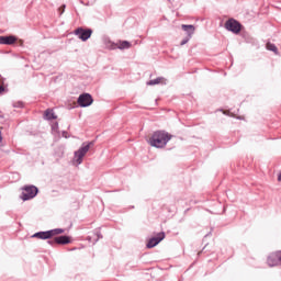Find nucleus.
<instances>
[{"mask_svg": "<svg viewBox=\"0 0 281 281\" xmlns=\"http://www.w3.org/2000/svg\"><path fill=\"white\" fill-rule=\"evenodd\" d=\"M170 139H172V134L164 130H159L153 133L151 137L149 138V144L154 148H166Z\"/></svg>", "mask_w": 281, "mask_h": 281, "instance_id": "obj_1", "label": "nucleus"}, {"mask_svg": "<svg viewBox=\"0 0 281 281\" xmlns=\"http://www.w3.org/2000/svg\"><path fill=\"white\" fill-rule=\"evenodd\" d=\"M38 194V189L34 184H29L22 188L20 199L22 201H32Z\"/></svg>", "mask_w": 281, "mask_h": 281, "instance_id": "obj_2", "label": "nucleus"}, {"mask_svg": "<svg viewBox=\"0 0 281 281\" xmlns=\"http://www.w3.org/2000/svg\"><path fill=\"white\" fill-rule=\"evenodd\" d=\"M224 27L233 34H240L243 30V24H240L238 20L231 18L225 22Z\"/></svg>", "mask_w": 281, "mask_h": 281, "instance_id": "obj_3", "label": "nucleus"}, {"mask_svg": "<svg viewBox=\"0 0 281 281\" xmlns=\"http://www.w3.org/2000/svg\"><path fill=\"white\" fill-rule=\"evenodd\" d=\"M93 146V142L82 143L81 147L75 151V157L77 158V164L80 166L82 164V157L89 153V148Z\"/></svg>", "mask_w": 281, "mask_h": 281, "instance_id": "obj_4", "label": "nucleus"}, {"mask_svg": "<svg viewBox=\"0 0 281 281\" xmlns=\"http://www.w3.org/2000/svg\"><path fill=\"white\" fill-rule=\"evenodd\" d=\"M77 102L81 109H87V106H91L93 104V97L89 93H82L79 95Z\"/></svg>", "mask_w": 281, "mask_h": 281, "instance_id": "obj_5", "label": "nucleus"}, {"mask_svg": "<svg viewBox=\"0 0 281 281\" xmlns=\"http://www.w3.org/2000/svg\"><path fill=\"white\" fill-rule=\"evenodd\" d=\"M91 34H93V30L91 29L78 27L75 30V35L78 36V38L83 43L89 41Z\"/></svg>", "mask_w": 281, "mask_h": 281, "instance_id": "obj_6", "label": "nucleus"}, {"mask_svg": "<svg viewBox=\"0 0 281 281\" xmlns=\"http://www.w3.org/2000/svg\"><path fill=\"white\" fill-rule=\"evenodd\" d=\"M164 238H166L165 232H160L156 235V237L149 238V240L146 244L147 249H153L154 247H157V245H159V243H161Z\"/></svg>", "mask_w": 281, "mask_h": 281, "instance_id": "obj_7", "label": "nucleus"}, {"mask_svg": "<svg viewBox=\"0 0 281 281\" xmlns=\"http://www.w3.org/2000/svg\"><path fill=\"white\" fill-rule=\"evenodd\" d=\"M267 262L269 267H278V265H281V250L270 254Z\"/></svg>", "mask_w": 281, "mask_h": 281, "instance_id": "obj_8", "label": "nucleus"}, {"mask_svg": "<svg viewBox=\"0 0 281 281\" xmlns=\"http://www.w3.org/2000/svg\"><path fill=\"white\" fill-rule=\"evenodd\" d=\"M18 38L14 35L0 36V45H14Z\"/></svg>", "mask_w": 281, "mask_h": 281, "instance_id": "obj_9", "label": "nucleus"}, {"mask_svg": "<svg viewBox=\"0 0 281 281\" xmlns=\"http://www.w3.org/2000/svg\"><path fill=\"white\" fill-rule=\"evenodd\" d=\"M56 245H70L71 237L67 235H60L55 237Z\"/></svg>", "mask_w": 281, "mask_h": 281, "instance_id": "obj_10", "label": "nucleus"}, {"mask_svg": "<svg viewBox=\"0 0 281 281\" xmlns=\"http://www.w3.org/2000/svg\"><path fill=\"white\" fill-rule=\"evenodd\" d=\"M32 238H38L40 240H49V232L48 231H42L33 234Z\"/></svg>", "mask_w": 281, "mask_h": 281, "instance_id": "obj_11", "label": "nucleus"}, {"mask_svg": "<svg viewBox=\"0 0 281 281\" xmlns=\"http://www.w3.org/2000/svg\"><path fill=\"white\" fill-rule=\"evenodd\" d=\"M182 30L187 33V36H189V38H192L195 27L192 24H182Z\"/></svg>", "mask_w": 281, "mask_h": 281, "instance_id": "obj_12", "label": "nucleus"}, {"mask_svg": "<svg viewBox=\"0 0 281 281\" xmlns=\"http://www.w3.org/2000/svg\"><path fill=\"white\" fill-rule=\"evenodd\" d=\"M44 120L49 122L52 120H58V116L54 113V110L47 109L44 113Z\"/></svg>", "mask_w": 281, "mask_h": 281, "instance_id": "obj_13", "label": "nucleus"}, {"mask_svg": "<svg viewBox=\"0 0 281 281\" xmlns=\"http://www.w3.org/2000/svg\"><path fill=\"white\" fill-rule=\"evenodd\" d=\"M132 44L128 41H121L117 49H131Z\"/></svg>", "mask_w": 281, "mask_h": 281, "instance_id": "obj_14", "label": "nucleus"}, {"mask_svg": "<svg viewBox=\"0 0 281 281\" xmlns=\"http://www.w3.org/2000/svg\"><path fill=\"white\" fill-rule=\"evenodd\" d=\"M267 49H269V52H273L274 54H278V46H276V44H267Z\"/></svg>", "mask_w": 281, "mask_h": 281, "instance_id": "obj_15", "label": "nucleus"}, {"mask_svg": "<svg viewBox=\"0 0 281 281\" xmlns=\"http://www.w3.org/2000/svg\"><path fill=\"white\" fill-rule=\"evenodd\" d=\"M159 82H161V77H158V78H156V79L149 80V81L147 82V85H148L149 87H153V86H155V85H159Z\"/></svg>", "mask_w": 281, "mask_h": 281, "instance_id": "obj_16", "label": "nucleus"}, {"mask_svg": "<svg viewBox=\"0 0 281 281\" xmlns=\"http://www.w3.org/2000/svg\"><path fill=\"white\" fill-rule=\"evenodd\" d=\"M12 106L14 109H23L24 104H23L22 101H15V102L12 103Z\"/></svg>", "mask_w": 281, "mask_h": 281, "instance_id": "obj_17", "label": "nucleus"}, {"mask_svg": "<svg viewBox=\"0 0 281 281\" xmlns=\"http://www.w3.org/2000/svg\"><path fill=\"white\" fill-rule=\"evenodd\" d=\"M95 236H97V238L94 239L93 245H95V243H98V240H100V238H103L102 233L100 231L95 232Z\"/></svg>", "mask_w": 281, "mask_h": 281, "instance_id": "obj_18", "label": "nucleus"}, {"mask_svg": "<svg viewBox=\"0 0 281 281\" xmlns=\"http://www.w3.org/2000/svg\"><path fill=\"white\" fill-rule=\"evenodd\" d=\"M191 38H192V37H190V36H186V37L181 41L180 45H181V46L188 45V43H190V40H191Z\"/></svg>", "mask_w": 281, "mask_h": 281, "instance_id": "obj_19", "label": "nucleus"}, {"mask_svg": "<svg viewBox=\"0 0 281 281\" xmlns=\"http://www.w3.org/2000/svg\"><path fill=\"white\" fill-rule=\"evenodd\" d=\"M48 236H49V238H54V236H57V235H56V228L49 229V231H48Z\"/></svg>", "mask_w": 281, "mask_h": 281, "instance_id": "obj_20", "label": "nucleus"}, {"mask_svg": "<svg viewBox=\"0 0 281 281\" xmlns=\"http://www.w3.org/2000/svg\"><path fill=\"white\" fill-rule=\"evenodd\" d=\"M55 233L57 236H60V234H65V228H55Z\"/></svg>", "mask_w": 281, "mask_h": 281, "instance_id": "obj_21", "label": "nucleus"}, {"mask_svg": "<svg viewBox=\"0 0 281 281\" xmlns=\"http://www.w3.org/2000/svg\"><path fill=\"white\" fill-rule=\"evenodd\" d=\"M47 244L54 247L56 245V237H54V240H47Z\"/></svg>", "mask_w": 281, "mask_h": 281, "instance_id": "obj_22", "label": "nucleus"}, {"mask_svg": "<svg viewBox=\"0 0 281 281\" xmlns=\"http://www.w3.org/2000/svg\"><path fill=\"white\" fill-rule=\"evenodd\" d=\"M52 130L53 131H58V122H56L55 124L52 125Z\"/></svg>", "mask_w": 281, "mask_h": 281, "instance_id": "obj_23", "label": "nucleus"}, {"mask_svg": "<svg viewBox=\"0 0 281 281\" xmlns=\"http://www.w3.org/2000/svg\"><path fill=\"white\" fill-rule=\"evenodd\" d=\"M5 91V87L4 86H0V95L1 93H3Z\"/></svg>", "mask_w": 281, "mask_h": 281, "instance_id": "obj_24", "label": "nucleus"}, {"mask_svg": "<svg viewBox=\"0 0 281 281\" xmlns=\"http://www.w3.org/2000/svg\"><path fill=\"white\" fill-rule=\"evenodd\" d=\"M63 137H67V132L66 131L63 132Z\"/></svg>", "mask_w": 281, "mask_h": 281, "instance_id": "obj_25", "label": "nucleus"}, {"mask_svg": "<svg viewBox=\"0 0 281 281\" xmlns=\"http://www.w3.org/2000/svg\"><path fill=\"white\" fill-rule=\"evenodd\" d=\"M3 142V136H1V131H0V144Z\"/></svg>", "mask_w": 281, "mask_h": 281, "instance_id": "obj_26", "label": "nucleus"}, {"mask_svg": "<svg viewBox=\"0 0 281 281\" xmlns=\"http://www.w3.org/2000/svg\"><path fill=\"white\" fill-rule=\"evenodd\" d=\"M278 181H281V172L278 176Z\"/></svg>", "mask_w": 281, "mask_h": 281, "instance_id": "obj_27", "label": "nucleus"}, {"mask_svg": "<svg viewBox=\"0 0 281 281\" xmlns=\"http://www.w3.org/2000/svg\"><path fill=\"white\" fill-rule=\"evenodd\" d=\"M87 240H89V243H91V236H88V237H87Z\"/></svg>", "mask_w": 281, "mask_h": 281, "instance_id": "obj_28", "label": "nucleus"}, {"mask_svg": "<svg viewBox=\"0 0 281 281\" xmlns=\"http://www.w3.org/2000/svg\"><path fill=\"white\" fill-rule=\"evenodd\" d=\"M65 8H67V5L64 4V5H63V12H65Z\"/></svg>", "mask_w": 281, "mask_h": 281, "instance_id": "obj_29", "label": "nucleus"}, {"mask_svg": "<svg viewBox=\"0 0 281 281\" xmlns=\"http://www.w3.org/2000/svg\"><path fill=\"white\" fill-rule=\"evenodd\" d=\"M70 251H76V248L70 249Z\"/></svg>", "mask_w": 281, "mask_h": 281, "instance_id": "obj_30", "label": "nucleus"}]
</instances>
